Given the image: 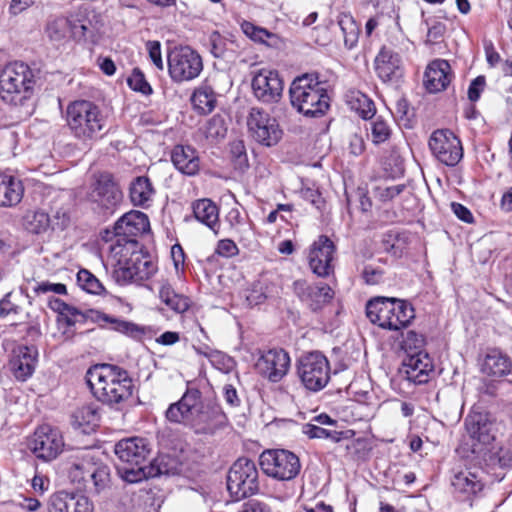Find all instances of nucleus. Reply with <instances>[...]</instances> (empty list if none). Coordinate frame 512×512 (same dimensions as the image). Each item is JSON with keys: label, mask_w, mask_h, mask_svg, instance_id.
Listing matches in <instances>:
<instances>
[{"label": "nucleus", "mask_w": 512, "mask_h": 512, "mask_svg": "<svg viewBox=\"0 0 512 512\" xmlns=\"http://www.w3.org/2000/svg\"><path fill=\"white\" fill-rule=\"evenodd\" d=\"M166 419L174 424H182L198 435H214L226 425V415L221 407L205 401L201 392L188 388L182 397L169 405Z\"/></svg>", "instance_id": "obj_1"}, {"label": "nucleus", "mask_w": 512, "mask_h": 512, "mask_svg": "<svg viewBox=\"0 0 512 512\" xmlns=\"http://www.w3.org/2000/svg\"><path fill=\"white\" fill-rule=\"evenodd\" d=\"M85 379L94 397L115 409H119L131 399L135 388L128 371L112 364H97L90 367Z\"/></svg>", "instance_id": "obj_2"}, {"label": "nucleus", "mask_w": 512, "mask_h": 512, "mask_svg": "<svg viewBox=\"0 0 512 512\" xmlns=\"http://www.w3.org/2000/svg\"><path fill=\"white\" fill-rule=\"evenodd\" d=\"M327 87V82L319 80L318 74L307 73L297 77L289 90L292 106L308 117L324 115L330 106Z\"/></svg>", "instance_id": "obj_3"}, {"label": "nucleus", "mask_w": 512, "mask_h": 512, "mask_svg": "<svg viewBox=\"0 0 512 512\" xmlns=\"http://www.w3.org/2000/svg\"><path fill=\"white\" fill-rule=\"evenodd\" d=\"M115 454L120 464L117 471L128 483H138L152 476V467L145 465L150 454L151 444L143 437L121 439L115 444Z\"/></svg>", "instance_id": "obj_4"}, {"label": "nucleus", "mask_w": 512, "mask_h": 512, "mask_svg": "<svg viewBox=\"0 0 512 512\" xmlns=\"http://www.w3.org/2000/svg\"><path fill=\"white\" fill-rule=\"evenodd\" d=\"M65 119L73 136L83 142L97 139L107 124V117L100 107L89 100L70 102Z\"/></svg>", "instance_id": "obj_5"}, {"label": "nucleus", "mask_w": 512, "mask_h": 512, "mask_svg": "<svg viewBox=\"0 0 512 512\" xmlns=\"http://www.w3.org/2000/svg\"><path fill=\"white\" fill-rule=\"evenodd\" d=\"M35 84V73L28 64L10 62L0 73V98L11 105H23L32 97Z\"/></svg>", "instance_id": "obj_6"}, {"label": "nucleus", "mask_w": 512, "mask_h": 512, "mask_svg": "<svg viewBox=\"0 0 512 512\" xmlns=\"http://www.w3.org/2000/svg\"><path fill=\"white\" fill-rule=\"evenodd\" d=\"M366 315L373 324L389 330L404 328L415 317L414 309L407 301L385 297L370 300Z\"/></svg>", "instance_id": "obj_7"}, {"label": "nucleus", "mask_w": 512, "mask_h": 512, "mask_svg": "<svg viewBox=\"0 0 512 512\" xmlns=\"http://www.w3.org/2000/svg\"><path fill=\"white\" fill-rule=\"evenodd\" d=\"M45 34L56 47L64 46L70 40L96 42L95 27L89 19L79 14L49 20Z\"/></svg>", "instance_id": "obj_8"}, {"label": "nucleus", "mask_w": 512, "mask_h": 512, "mask_svg": "<svg viewBox=\"0 0 512 512\" xmlns=\"http://www.w3.org/2000/svg\"><path fill=\"white\" fill-rule=\"evenodd\" d=\"M227 489L236 501L258 491V470L252 460L239 458L233 463L227 475Z\"/></svg>", "instance_id": "obj_9"}, {"label": "nucleus", "mask_w": 512, "mask_h": 512, "mask_svg": "<svg viewBox=\"0 0 512 512\" xmlns=\"http://www.w3.org/2000/svg\"><path fill=\"white\" fill-rule=\"evenodd\" d=\"M167 62L170 78L175 83L194 80L203 70L202 57L189 46L172 49Z\"/></svg>", "instance_id": "obj_10"}, {"label": "nucleus", "mask_w": 512, "mask_h": 512, "mask_svg": "<svg viewBox=\"0 0 512 512\" xmlns=\"http://www.w3.org/2000/svg\"><path fill=\"white\" fill-rule=\"evenodd\" d=\"M88 200L93 209L105 216L112 215L123 200V193L113 176L100 174L92 184Z\"/></svg>", "instance_id": "obj_11"}, {"label": "nucleus", "mask_w": 512, "mask_h": 512, "mask_svg": "<svg viewBox=\"0 0 512 512\" xmlns=\"http://www.w3.org/2000/svg\"><path fill=\"white\" fill-rule=\"evenodd\" d=\"M260 466L263 472L281 481L294 479L300 472L299 458L285 449H271L260 455Z\"/></svg>", "instance_id": "obj_12"}, {"label": "nucleus", "mask_w": 512, "mask_h": 512, "mask_svg": "<svg viewBox=\"0 0 512 512\" xmlns=\"http://www.w3.org/2000/svg\"><path fill=\"white\" fill-rule=\"evenodd\" d=\"M64 445L60 430L48 424L39 426L27 440L28 449L36 458L45 462L56 459Z\"/></svg>", "instance_id": "obj_13"}, {"label": "nucleus", "mask_w": 512, "mask_h": 512, "mask_svg": "<svg viewBox=\"0 0 512 512\" xmlns=\"http://www.w3.org/2000/svg\"><path fill=\"white\" fill-rule=\"evenodd\" d=\"M298 375L308 390L319 391L330 380L329 361L320 352L308 353L299 360Z\"/></svg>", "instance_id": "obj_14"}, {"label": "nucleus", "mask_w": 512, "mask_h": 512, "mask_svg": "<svg viewBox=\"0 0 512 512\" xmlns=\"http://www.w3.org/2000/svg\"><path fill=\"white\" fill-rule=\"evenodd\" d=\"M428 145L432 155L446 166L454 167L463 158L462 143L449 129L435 130Z\"/></svg>", "instance_id": "obj_15"}, {"label": "nucleus", "mask_w": 512, "mask_h": 512, "mask_svg": "<svg viewBox=\"0 0 512 512\" xmlns=\"http://www.w3.org/2000/svg\"><path fill=\"white\" fill-rule=\"evenodd\" d=\"M248 131L253 139L265 146H273L282 136L277 120L269 113L252 108L247 119Z\"/></svg>", "instance_id": "obj_16"}, {"label": "nucleus", "mask_w": 512, "mask_h": 512, "mask_svg": "<svg viewBox=\"0 0 512 512\" xmlns=\"http://www.w3.org/2000/svg\"><path fill=\"white\" fill-rule=\"evenodd\" d=\"M102 239L105 242L102 249L107 252V265L111 266L113 272L119 266L127 265L129 258L142 250L137 240L115 235L110 230L104 231Z\"/></svg>", "instance_id": "obj_17"}, {"label": "nucleus", "mask_w": 512, "mask_h": 512, "mask_svg": "<svg viewBox=\"0 0 512 512\" xmlns=\"http://www.w3.org/2000/svg\"><path fill=\"white\" fill-rule=\"evenodd\" d=\"M157 271V265L148 254L135 253L127 261V265L119 266L113 272L117 283L124 285L128 283H141L150 279Z\"/></svg>", "instance_id": "obj_18"}, {"label": "nucleus", "mask_w": 512, "mask_h": 512, "mask_svg": "<svg viewBox=\"0 0 512 512\" xmlns=\"http://www.w3.org/2000/svg\"><path fill=\"white\" fill-rule=\"evenodd\" d=\"M290 363V356L285 350L274 348L260 353L255 370L269 382L278 383L287 375Z\"/></svg>", "instance_id": "obj_19"}, {"label": "nucleus", "mask_w": 512, "mask_h": 512, "mask_svg": "<svg viewBox=\"0 0 512 512\" xmlns=\"http://www.w3.org/2000/svg\"><path fill=\"white\" fill-rule=\"evenodd\" d=\"M254 96L261 102L273 104L280 101L283 93V81L275 70L261 69L252 79Z\"/></svg>", "instance_id": "obj_20"}, {"label": "nucleus", "mask_w": 512, "mask_h": 512, "mask_svg": "<svg viewBox=\"0 0 512 512\" xmlns=\"http://www.w3.org/2000/svg\"><path fill=\"white\" fill-rule=\"evenodd\" d=\"M434 371V364L428 353L418 351L406 355L400 373L410 383L421 385L429 381Z\"/></svg>", "instance_id": "obj_21"}, {"label": "nucleus", "mask_w": 512, "mask_h": 512, "mask_svg": "<svg viewBox=\"0 0 512 512\" xmlns=\"http://www.w3.org/2000/svg\"><path fill=\"white\" fill-rule=\"evenodd\" d=\"M374 68L379 79L391 85H398L404 75L401 56L387 47H383L377 54Z\"/></svg>", "instance_id": "obj_22"}, {"label": "nucleus", "mask_w": 512, "mask_h": 512, "mask_svg": "<svg viewBox=\"0 0 512 512\" xmlns=\"http://www.w3.org/2000/svg\"><path fill=\"white\" fill-rule=\"evenodd\" d=\"M335 246L327 236H320L311 246L308 261L314 274L326 277L333 271Z\"/></svg>", "instance_id": "obj_23"}, {"label": "nucleus", "mask_w": 512, "mask_h": 512, "mask_svg": "<svg viewBox=\"0 0 512 512\" xmlns=\"http://www.w3.org/2000/svg\"><path fill=\"white\" fill-rule=\"evenodd\" d=\"M150 223L146 214L131 210L125 213L113 227V234L136 240V237L149 231Z\"/></svg>", "instance_id": "obj_24"}, {"label": "nucleus", "mask_w": 512, "mask_h": 512, "mask_svg": "<svg viewBox=\"0 0 512 512\" xmlns=\"http://www.w3.org/2000/svg\"><path fill=\"white\" fill-rule=\"evenodd\" d=\"M37 356L38 352L33 346L19 345L15 347L10 360L13 375L21 381L29 378L35 370Z\"/></svg>", "instance_id": "obj_25"}, {"label": "nucleus", "mask_w": 512, "mask_h": 512, "mask_svg": "<svg viewBox=\"0 0 512 512\" xmlns=\"http://www.w3.org/2000/svg\"><path fill=\"white\" fill-rule=\"evenodd\" d=\"M50 512H92L89 498L81 493L60 491L50 498Z\"/></svg>", "instance_id": "obj_26"}, {"label": "nucleus", "mask_w": 512, "mask_h": 512, "mask_svg": "<svg viewBox=\"0 0 512 512\" xmlns=\"http://www.w3.org/2000/svg\"><path fill=\"white\" fill-rule=\"evenodd\" d=\"M451 67L446 60L432 61L425 71L424 85L428 92L438 93L445 90L451 82Z\"/></svg>", "instance_id": "obj_27"}, {"label": "nucleus", "mask_w": 512, "mask_h": 512, "mask_svg": "<svg viewBox=\"0 0 512 512\" xmlns=\"http://www.w3.org/2000/svg\"><path fill=\"white\" fill-rule=\"evenodd\" d=\"M171 160L178 171L188 176L196 175L200 169L198 153L188 145H176L171 152Z\"/></svg>", "instance_id": "obj_28"}, {"label": "nucleus", "mask_w": 512, "mask_h": 512, "mask_svg": "<svg viewBox=\"0 0 512 512\" xmlns=\"http://www.w3.org/2000/svg\"><path fill=\"white\" fill-rule=\"evenodd\" d=\"M24 195L22 181L12 174L0 173V207H15Z\"/></svg>", "instance_id": "obj_29"}, {"label": "nucleus", "mask_w": 512, "mask_h": 512, "mask_svg": "<svg viewBox=\"0 0 512 512\" xmlns=\"http://www.w3.org/2000/svg\"><path fill=\"white\" fill-rule=\"evenodd\" d=\"M465 426L469 436L481 444L487 445L493 439V423L485 413H471L465 419Z\"/></svg>", "instance_id": "obj_30"}, {"label": "nucleus", "mask_w": 512, "mask_h": 512, "mask_svg": "<svg viewBox=\"0 0 512 512\" xmlns=\"http://www.w3.org/2000/svg\"><path fill=\"white\" fill-rule=\"evenodd\" d=\"M512 362L500 350L492 349L487 352L481 364V371L494 377H502L510 373Z\"/></svg>", "instance_id": "obj_31"}, {"label": "nucleus", "mask_w": 512, "mask_h": 512, "mask_svg": "<svg viewBox=\"0 0 512 512\" xmlns=\"http://www.w3.org/2000/svg\"><path fill=\"white\" fill-rule=\"evenodd\" d=\"M195 218L215 234H218L220 227L218 206L210 199H199L192 204Z\"/></svg>", "instance_id": "obj_32"}, {"label": "nucleus", "mask_w": 512, "mask_h": 512, "mask_svg": "<svg viewBox=\"0 0 512 512\" xmlns=\"http://www.w3.org/2000/svg\"><path fill=\"white\" fill-rule=\"evenodd\" d=\"M155 190L149 178L139 176L135 178L129 188L130 200L134 206L147 208L151 205Z\"/></svg>", "instance_id": "obj_33"}, {"label": "nucleus", "mask_w": 512, "mask_h": 512, "mask_svg": "<svg viewBox=\"0 0 512 512\" xmlns=\"http://www.w3.org/2000/svg\"><path fill=\"white\" fill-rule=\"evenodd\" d=\"M89 313L95 321L104 322L108 324L112 330L120 332L129 337L136 338L144 334V328L133 322L112 317L94 310H90Z\"/></svg>", "instance_id": "obj_34"}, {"label": "nucleus", "mask_w": 512, "mask_h": 512, "mask_svg": "<svg viewBox=\"0 0 512 512\" xmlns=\"http://www.w3.org/2000/svg\"><path fill=\"white\" fill-rule=\"evenodd\" d=\"M100 416L95 407L92 405H85L76 409L71 418L72 426L81 432L88 434L94 431L98 425Z\"/></svg>", "instance_id": "obj_35"}, {"label": "nucleus", "mask_w": 512, "mask_h": 512, "mask_svg": "<svg viewBox=\"0 0 512 512\" xmlns=\"http://www.w3.org/2000/svg\"><path fill=\"white\" fill-rule=\"evenodd\" d=\"M477 472V470L471 471L470 469H466L456 473L452 480V486L457 492L466 494L468 497L476 495L477 492L481 491L483 488V484L479 480Z\"/></svg>", "instance_id": "obj_36"}, {"label": "nucleus", "mask_w": 512, "mask_h": 512, "mask_svg": "<svg viewBox=\"0 0 512 512\" xmlns=\"http://www.w3.org/2000/svg\"><path fill=\"white\" fill-rule=\"evenodd\" d=\"M159 297L163 303L176 313H184L189 308V299L179 293H176L173 287L165 282L159 290Z\"/></svg>", "instance_id": "obj_37"}, {"label": "nucleus", "mask_w": 512, "mask_h": 512, "mask_svg": "<svg viewBox=\"0 0 512 512\" xmlns=\"http://www.w3.org/2000/svg\"><path fill=\"white\" fill-rule=\"evenodd\" d=\"M191 102L195 110L207 114L215 108L216 96L210 86L201 85L192 94Z\"/></svg>", "instance_id": "obj_38"}, {"label": "nucleus", "mask_w": 512, "mask_h": 512, "mask_svg": "<svg viewBox=\"0 0 512 512\" xmlns=\"http://www.w3.org/2000/svg\"><path fill=\"white\" fill-rule=\"evenodd\" d=\"M366 130L368 136L376 145L386 142L392 134L390 124L382 116H376L370 120Z\"/></svg>", "instance_id": "obj_39"}, {"label": "nucleus", "mask_w": 512, "mask_h": 512, "mask_svg": "<svg viewBox=\"0 0 512 512\" xmlns=\"http://www.w3.org/2000/svg\"><path fill=\"white\" fill-rule=\"evenodd\" d=\"M333 295V290L327 284L315 285L312 286L305 304L312 311H318L333 298Z\"/></svg>", "instance_id": "obj_40"}, {"label": "nucleus", "mask_w": 512, "mask_h": 512, "mask_svg": "<svg viewBox=\"0 0 512 512\" xmlns=\"http://www.w3.org/2000/svg\"><path fill=\"white\" fill-rule=\"evenodd\" d=\"M337 22L342 31L345 46L352 49L358 42L359 28L357 23L348 14L339 15Z\"/></svg>", "instance_id": "obj_41"}, {"label": "nucleus", "mask_w": 512, "mask_h": 512, "mask_svg": "<svg viewBox=\"0 0 512 512\" xmlns=\"http://www.w3.org/2000/svg\"><path fill=\"white\" fill-rule=\"evenodd\" d=\"M23 293L9 292L0 300V316L7 317L17 315L21 311L20 300L23 299Z\"/></svg>", "instance_id": "obj_42"}, {"label": "nucleus", "mask_w": 512, "mask_h": 512, "mask_svg": "<svg viewBox=\"0 0 512 512\" xmlns=\"http://www.w3.org/2000/svg\"><path fill=\"white\" fill-rule=\"evenodd\" d=\"M242 32L254 42L267 43L268 39L274 38L275 34L267 29L257 26L250 21L243 20L240 24Z\"/></svg>", "instance_id": "obj_43"}, {"label": "nucleus", "mask_w": 512, "mask_h": 512, "mask_svg": "<svg viewBox=\"0 0 512 512\" xmlns=\"http://www.w3.org/2000/svg\"><path fill=\"white\" fill-rule=\"evenodd\" d=\"M303 433L311 439L327 438L332 442H339L343 435V432L330 431L312 423H308L303 426Z\"/></svg>", "instance_id": "obj_44"}, {"label": "nucleus", "mask_w": 512, "mask_h": 512, "mask_svg": "<svg viewBox=\"0 0 512 512\" xmlns=\"http://www.w3.org/2000/svg\"><path fill=\"white\" fill-rule=\"evenodd\" d=\"M77 282L83 290L91 294H100L104 290L100 281L88 270L78 272Z\"/></svg>", "instance_id": "obj_45"}, {"label": "nucleus", "mask_w": 512, "mask_h": 512, "mask_svg": "<svg viewBox=\"0 0 512 512\" xmlns=\"http://www.w3.org/2000/svg\"><path fill=\"white\" fill-rule=\"evenodd\" d=\"M87 317L88 315L84 314L76 307L69 305V307L63 311V314L57 316V326H75L77 323H84Z\"/></svg>", "instance_id": "obj_46"}, {"label": "nucleus", "mask_w": 512, "mask_h": 512, "mask_svg": "<svg viewBox=\"0 0 512 512\" xmlns=\"http://www.w3.org/2000/svg\"><path fill=\"white\" fill-rule=\"evenodd\" d=\"M209 356L212 366L223 373H230L235 367L234 359L219 350H215Z\"/></svg>", "instance_id": "obj_47"}, {"label": "nucleus", "mask_w": 512, "mask_h": 512, "mask_svg": "<svg viewBox=\"0 0 512 512\" xmlns=\"http://www.w3.org/2000/svg\"><path fill=\"white\" fill-rule=\"evenodd\" d=\"M230 154L237 169L243 170L248 167V158L243 141L232 142L230 144Z\"/></svg>", "instance_id": "obj_48"}, {"label": "nucleus", "mask_w": 512, "mask_h": 512, "mask_svg": "<svg viewBox=\"0 0 512 512\" xmlns=\"http://www.w3.org/2000/svg\"><path fill=\"white\" fill-rule=\"evenodd\" d=\"M424 345V338L422 335L414 332L408 331L402 340V349L405 351L406 355L410 353H415L418 351H422V347Z\"/></svg>", "instance_id": "obj_49"}, {"label": "nucleus", "mask_w": 512, "mask_h": 512, "mask_svg": "<svg viewBox=\"0 0 512 512\" xmlns=\"http://www.w3.org/2000/svg\"><path fill=\"white\" fill-rule=\"evenodd\" d=\"M226 131L223 119L221 117H213L207 124L206 137L212 139L224 138Z\"/></svg>", "instance_id": "obj_50"}, {"label": "nucleus", "mask_w": 512, "mask_h": 512, "mask_svg": "<svg viewBox=\"0 0 512 512\" xmlns=\"http://www.w3.org/2000/svg\"><path fill=\"white\" fill-rule=\"evenodd\" d=\"M358 106L355 107L359 115L363 119H372L375 115L376 108L374 102L367 96L361 94L357 98Z\"/></svg>", "instance_id": "obj_51"}, {"label": "nucleus", "mask_w": 512, "mask_h": 512, "mask_svg": "<svg viewBox=\"0 0 512 512\" xmlns=\"http://www.w3.org/2000/svg\"><path fill=\"white\" fill-rule=\"evenodd\" d=\"M404 188V185L378 186L375 189V196L383 202L391 201L397 197Z\"/></svg>", "instance_id": "obj_52"}, {"label": "nucleus", "mask_w": 512, "mask_h": 512, "mask_svg": "<svg viewBox=\"0 0 512 512\" xmlns=\"http://www.w3.org/2000/svg\"><path fill=\"white\" fill-rule=\"evenodd\" d=\"M128 84L134 91L141 92L144 95L152 93L150 84L146 81L144 75L140 72H134L128 79Z\"/></svg>", "instance_id": "obj_53"}, {"label": "nucleus", "mask_w": 512, "mask_h": 512, "mask_svg": "<svg viewBox=\"0 0 512 512\" xmlns=\"http://www.w3.org/2000/svg\"><path fill=\"white\" fill-rule=\"evenodd\" d=\"M383 270L373 265H366L361 273L362 279L367 285H377L383 281Z\"/></svg>", "instance_id": "obj_54"}, {"label": "nucleus", "mask_w": 512, "mask_h": 512, "mask_svg": "<svg viewBox=\"0 0 512 512\" xmlns=\"http://www.w3.org/2000/svg\"><path fill=\"white\" fill-rule=\"evenodd\" d=\"M34 292L36 294H46V293H54L57 295H63L66 294V286L62 283H50L48 281H44L41 283H38L34 287Z\"/></svg>", "instance_id": "obj_55"}, {"label": "nucleus", "mask_w": 512, "mask_h": 512, "mask_svg": "<svg viewBox=\"0 0 512 512\" xmlns=\"http://www.w3.org/2000/svg\"><path fill=\"white\" fill-rule=\"evenodd\" d=\"M215 252L222 257L230 258L239 253L235 242L231 239H222L218 242Z\"/></svg>", "instance_id": "obj_56"}, {"label": "nucleus", "mask_w": 512, "mask_h": 512, "mask_svg": "<svg viewBox=\"0 0 512 512\" xmlns=\"http://www.w3.org/2000/svg\"><path fill=\"white\" fill-rule=\"evenodd\" d=\"M267 298L265 288L261 284L254 285L246 295V300L250 306H256L263 303Z\"/></svg>", "instance_id": "obj_57"}, {"label": "nucleus", "mask_w": 512, "mask_h": 512, "mask_svg": "<svg viewBox=\"0 0 512 512\" xmlns=\"http://www.w3.org/2000/svg\"><path fill=\"white\" fill-rule=\"evenodd\" d=\"M149 57L152 63L159 69L163 70L164 63L161 55V45L158 41H148L146 44Z\"/></svg>", "instance_id": "obj_58"}, {"label": "nucleus", "mask_w": 512, "mask_h": 512, "mask_svg": "<svg viewBox=\"0 0 512 512\" xmlns=\"http://www.w3.org/2000/svg\"><path fill=\"white\" fill-rule=\"evenodd\" d=\"M30 230L34 233H41L49 227V217L44 212H35L30 222Z\"/></svg>", "instance_id": "obj_59"}, {"label": "nucleus", "mask_w": 512, "mask_h": 512, "mask_svg": "<svg viewBox=\"0 0 512 512\" xmlns=\"http://www.w3.org/2000/svg\"><path fill=\"white\" fill-rule=\"evenodd\" d=\"M485 86V77L478 76L470 84L468 89V98L470 101L475 102L480 98L481 92Z\"/></svg>", "instance_id": "obj_60"}, {"label": "nucleus", "mask_w": 512, "mask_h": 512, "mask_svg": "<svg viewBox=\"0 0 512 512\" xmlns=\"http://www.w3.org/2000/svg\"><path fill=\"white\" fill-rule=\"evenodd\" d=\"M91 478L94 482L97 490L103 489L109 482V473L106 467L96 469L92 474Z\"/></svg>", "instance_id": "obj_61"}, {"label": "nucleus", "mask_w": 512, "mask_h": 512, "mask_svg": "<svg viewBox=\"0 0 512 512\" xmlns=\"http://www.w3.org/2000/svg\"><path fill=\"white\" fill-rule=\"evenodd\" d=\"M311 288H312V286L309 285L305 280H296L293 283L294 293L304 303L306 302V300L308 298Z\"/></svg>", "instance_id": "obj_62"}, {"label": "nucleus", "mask_w": 512, "mask_h": 512, "mask_svg": "<svg viewBox=\"0 0 512 512\" xmlns=\"http://www.w3.org/2000/svg\"><path fill=\"white\" fill-rule=\"evenodd\" d=\"M427 25H428L427 37L430 42L437 41L439 38H441L444 35L445 30H446L445 24L436 21L431 25V23L427 21Z\"/></svg>", "instance_id": "obj_63"}, {"label": "nucleus", "mask_w": 512, "mask_h": 512, "mask_svg": "<svg viewBox=\"0 0 512 512\" xmlns=\"http://www.w3.org/2000/svg\"><path fill=\"white\" fill-rule=\"evenodd\" d=\"M365 150V142L364 139L357 134H354L350 137L349 140V151L354 156L361 155Z\"/></svg>", "instance_id": "obj_64"}]
</instances>
